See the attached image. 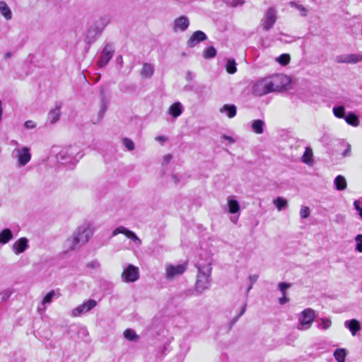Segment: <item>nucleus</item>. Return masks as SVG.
<instances>
[{
    "mask_svg": "<svg viewBox=\"0 0 362 362\" xmlns=\"http://www.w3.org/2000/svg\"><path fill=\"white\" fill-rule=\"evenodd\" d=\"M288 78L284 74H274L257 81L252 87L255 96H263L272 92L280 91L288 83Z\"/></svg>",
    "mask_w": 362,
    "mask_h": 362,
    "instance_id": "obj_1",
    "label": "nucleus"
},
{
    "mask_svg": "<svg viewBox=\"0 0 362 362\" xmlns=\"http://www.w3.org/2000/svg\"><path fill=\"white\" fill-rule=\"evenodd\" d=\"M92 234V231L88 226H81L73 233L70 238L66 239L64 247L66 251L78 250L88 241Z\"/></svg>",
    "mask_w": 362,
    "mask_h": 362,
    "instance_id": "obj_2",
    "label": "nucleus"
},
{
    "mask_svg": "<svg viewBox=\"0 0 362 362\" xmlns=\"http://www.w3.org/2000/svg\"><path fill=\"white\" fill-rule=\"evenodd\" d=\"M196 267L198 269V274L195 288L197 291L202 293L209 288L211 267L209 262L203 264L197 263Z\"/></svg>",
    "mask_w": 362,
    "mask_h": 362,
    "instance_id": "obj_3",
    "label": "nucleus"
},
{
    "mask_svg": "<svg viewBox=\"0 0 362 362\" xmlns=\"http://www.w3.org/2000/svg\"><path fill=\"white\" fill-rule=\"evenodd\" d=\"M105 26V23L102 20L100 22L97 21L91 24L86 33L87 42L88 44L94 42L101 35Z\"/></svg>",
    "mask_w": 362,
    "mask_h": 362,
    "instance_id": "obj_4",
    "label": "nucleus"
},
{
    "mask_svg": "<svg viewBox=\"0 0 362 362\" xmlns=\"http://www.w3.org/2000/svg\"><path fill=\"white\" fill-rule=\"evenodd\" d=\"M12 156L17 158L18 166H25L31 159L30 149L27 146L16 148L12 152Z\"/></svg>",
    "mask_w": 362,
    "mask_h": 362,
    "instance_id": "obj_5",
    "label": "nucleus"
},
{
    "mask_svg": "<svg viewBox=\"0 0 362 362\" xmlns=\"http://www.w3.org/2000/svg\"><path fill=\"white\" fill-rule=\"evenodd\" d=\"M78 151L77 148L73 146H67L61 149V151L56 155V158L58 163L66 164L69 162L76 160L74 156Z\"/></svg>",
    "mask_w": 362,
    "mask_h": 362,
    "instance_id": "obj_6",
    "label": "nucleus"
},
{
    "mask_svg": "<svg viewBox=\"0 0 362 362\" xmlns=\"http://www.w3.org/2000/svg\"><path fill=\"white\" fill-rule=\"evenodd\" d=\"M277 19L276 10L274 7L269 8L261 20L260 25L265 31L269 30Z\"/></svg>",
    "mask_w": 362,
    "mask_h": 362,
    "instance_id": "obj_7",
    "label": "nucleus"
},
{
    "mask_svg": "<svg viewBox=\"0 0 362 362\" xmlns=\"http://www.w3.org/2000/svg\"><path fill=\"white\" fill-rule=\"evenodd\" d=\"M315 317V312L311 308L304 310L299 316L300 329H308L311 326Z\"/></svg>",
    "mask_w": 362,
    "mask_h": 362,
    "instance_id": "obj_8",
    "label": "nucleus"
},
{
    "mask_svg": "<svg viewBox=\"0 0 362 362\" xmlns=\"http://www.w3.org/2000/svg\"><path fill=\"white\" fill-rule=\"evenodd\" d=\"M114 52H115V49H114L112 44L107 43L105 46V47L103 48V49L100 54L99 60L98 62L99 66L103 67V66H106L108 64V62L110 61V59H112Z\"/></svg>",
    "mask_w": 362,
    "mask_h": 362,
    "instance_id": "obj_9",
    "label": "nucleus"
},
{
    "mask_svg": "<svg viewBox=\"0 0 362 362\" xmlns=\"http://www.w3.org/2000/svg\"><path fill=\"white\" fill-rule=\"evenodd\" d=\"M139 278V272L138 267L129 264L124 269L122 274V279L124 281L129 283L134 282Z\"/></svg>",
    "mask_w": 362,
    "mask_h": 362,
    "instance_id": "obj_10",
    "label": "nucleus"
},
{
    "mask_svg": "<svg viewBox=\"0 0 362 362\" xmlns=\"http://www.w3.org/2000/svg\"><path fill=\"white\" fill-rule=\"evenodd\" d=\"M187 269V263L177 264L176 266L168 264L165 267L166 278L172 279L177 276L182 275Z\"/></svg>",
    "mask_w": 362,
    "mask_h": 362,
    "instance_id": "obj_11",
    "label": "nucleus"
},
{
    "mask_svg": "<svg viewBox=\"0 0 362 362\" xmlns=\"http://www.w3.org/2000/svg\"><path fill=\"white\" fill-rule=\"evenodd\" d=\"M97 303L95 300L89 299L88 300L84 302L83 304L74 308L72 310V315L74 317L80 316L90 311L91 309L95 307Z\"/></svg>",
    "mask_w": 362,
    "mask_h": 362,
    "instance_id": "obj_12",
    "label": "nucleus"
},
{
    "mask_svg": "<svg viewBox=\"0 0 362 362\" xmlns=\"http://www.w3.org/2000/svg\"><path fill=\"white\" fill-rule=\"evenodd\" d=\"M124 234L127 238L133 240L137 245H141V239L132 230H128L124 226H119L112 231V236L118 234Z\"/></svg>",
    "mask_w": 362,
    "mask_h": 362,
    "instance_id": "obj_13",
    "label": "nucleus"
},
{
    "mask_svg": "<svg viewBox=\"0 0 362 362\" xmlns=\"http://www.w3.org/2000/svg\"><path fill=\"white\" fill-rule=\"evenodd\" d=\"M336 62L338 63L356 64L358 62H362V54H341L336 57Z\"/></svg>",
    "mask_w": 362,
    "mask_h": 362,
    "instance_id": "obj_14",
    "label": "nucleus"
},
{
    "mask_svg": "<svg viewBox=\"0 0 362 362\" xmlns=\"http://www.w3.org/2000/svg\"><path fill=\"white\" fill-rule=\"evenodd\" d=\"M206 38H207V37L204 32H202L201 30H197V31L194 32L190 38L188 40L187 43V46L189 47H194L199 42L206 40Z\"/></svg>",
    "mask_w": 362,
    "mask_h": 362,
    "instance_id": "obj_15",
    "label": "nucleus"
},
{
    "mask_svg": "<svg viewBox=\"0 0 362 362\" xmlns=\"http://www.w3.org/2000/svg\"><path fill=\"white\" fill-rule=\"evenodd\" d=\"M28 247V240L26 238H21L13 245V250L15 254L18 255L26 250Z\"/></svg>",
    "mask_w": 362,
    "mask_h": 362,
    "instance_id": "obj_16",
    "label": "nucleus"
},
{
    "mask_svg": "<svg viewBox=\"0 0 362 362\" xmlns=\"http://www.w3.org/2000/svg\"><path fill=\"white\" fill-rule=\"evenodd\" d=\"M189 25V21L187 17L182 16L176 18L174 21V30L185 31L187 29Z\"/></svg>",
    "mask_w": 362,
    "mask_h": 362,
    "instance_id": "obj_17",
    "label": "nucleus"
},
{
    "mask_svg": "<svg viewBox=\"0 0 362 362\" xmlns=\"http://www.w3.org/2000/svg\"><path fill=\"white\" fill-rule=\"evenodd\" d=\"M62 106V103H57L55 108L49 111L48 114V119L51 124H54L59 119L61 116L60 110Z\"/></svg>",
    "mask_w": 362,
    "mask_h": 362,
    "instance_id": "obj_18",
    "label": "nucleus"
},
{
    "mask_svg": "<svg viewBox=\"0 0 362 362\" xmlns=\"http://www.w3.org/2000/svg\"><path fill=\"white\" fill-rule=\"evenodd\" d=\"M228 212L230 214H237L240 211L239 202L233 197H230L227 200Z\"/></svg>",
    "mask_w": 362,
    "mask_h": 362,
    "instance_id": "obj_19",
    "label": "nucleus"
},
{
    "mask_svg": "<svg viewBox=\"0 0 362 362\" xmlns=\"http://www.w3.org/2000/svg\"><path fill=\"white\" fill-rule=\"evenodd\" d=\"M154 73V66L152 64L144 63L140 71V74L143 78H149Z\"/></svg>",
    "mask_w": 362,
    "mask_h": 362,
    "instance_id": "obj_20",
    "label": "nucleus"
},
{
    "mask_svg": "<svg viewBox=\"0 0 362 362\" xmlns=\"http://www.w3.org/2000/svg\"><path fill=\"white\" fill-rule=\"evenodd\" d=\"M60 296L59 293L52 290L49 291L47 295L44 297L42 305H43V308H42V310H45L46 309V305L52 303V300L54 298H57Z\"/></svg>",
    "mask_w": 362,
    "mask_h": 362,
    "instance_id": "obj_21",
    "label": "nucleus"
},
{
    "mask_svg": "<svg viewBox=\"0 0 362 362\" xmlns=\"http://www.w3.org/2000/svg\"><path fill=\"white\" fill-rule=\"evenodd\" d=\"M107 105H108V103L105 98L104 90L103 89H101L100 90V109L98 112V117L100 119H101L103 117V116L107 109Z\"/></svg>",
    "mask_w": 362,
    "mask_h": 362,
    "instance_id": "obj_22",
    "label": "nucleus"
},
{
    "mask_svg": "<svg viewBox=\"0 0 362 362\" xmlns=\"http://www.w3.org/2000/svg\"><path fill=\"white\" fill-rule=\"evenodd\" d=\"M182 105L180 102L173 104L168 110L169 114L175 118L179 117L182 113Z\"/></svg>",
    "mask_w": 362,
    "mask_h": 362,
    "instance_id": "obj_23",
    "label": "nucleus"
},
{
    "mask_svg": "<svg viewBox=\"0 0 362 362\" xmlns=\"http://www.w3.org/2000/svg\"><path fill=\"white\" fill-rule=\"evenodd\" d=\"M344 325L350 330L352 335L354 336L361 329V326L358 321L355 319L346 321L344 322Z\"/></svg>",
    "mask_w": 362,
    "mask_h": 362,
    "instance_id": "obj_24",
    "label": "nucleus"
},
{
    "mask_svg": "<svg viewBox=\"0 0 362 362\" xmlns=\"http://www.w3.org/2000/svg\"><path fill=\"white\" fill-rule=\"evenodd\" d=\"M334 184L337 190H344L347 187L345 177L342 175H337L334 180Z\"/></svg>",
    "mask_w": 362,
    "mask_h": 362,
    "instance_id": "obj_25",
    "label": "nucleus"
},
{
    "mask_svg": "<svg viewBox=\"0 0 362 362\" xmlns=\"http://www.w3.org/2000/svg\"><path fill=\"white\" fill-rule=\"evenodd\" d=\"M13 238V233L8 228L4 229L0 233V244L4 245Z\"/></svg>",
    "mask_w": 362,
    "mask_h": 362,
    "instance_id": "obj_26",
    "label": "nucleus"
},
{
    "mask_svg": "<svg viewBox=\"0 0 362 362\" xmlns=\"http://www.w3.org/2000/svg\"><path fill=\"white\" fill-rule=\"evenodd\" d=\"M220 111L226 113L229 118H233L236 115L237 109L234 105L226 104L223 106Z\"/></svg>",
    "mask_w": 362,
    "mask_h": 362,
    "instance_id": "obj_27",
    "label": "nucleus"
},
{
    "mask_svg": "<svg viewBox=\"0 0 362 362\" xmlns=\"http://www.w3.org/2000/svg\"><path fill=\"white\" fill-rule=\"evenodd\" d=\"M0 12L6 20L11 19V11L5 1H0Z\"/></svg>",
    "mask_w": 362,
    "mask_h": 362,
    "instance_id": "obj_28",
    "label": "nucleus"
},
{
    "mask_svg": "<svg viewBox=\"0 0 362 362\" xmlns=\"http://www.w3.org/2000/svg\"><path fill=\"white\" fill-rule=\"evenodd\" d=\"M344 119L349 124L354 127H357L359 124L358 117L352 112H349L348 115H346Z\"/></svg>",
    "mask_w": 362,
    "mask_h": 362,
    "instance_id": "obj_29",
    "label": "nucleus"
},
{
    "mask_svg": "<svg viewBox=\"0 0 362 362\" xmlns=\"http://www.w3.org/2000/svg\"><path fill=\"white\" fill-rule=\"evenodd\" d=\"M264 125V123L262 120L256 119L252 122V130L256 134H260L263 133V132H264V129H263Z\"/></svg>",
    "mask_w": 362,
    "mask_h": 362,
    "instance_id": "obj_30",
    "label": "nucleus"
},
{
    "mask_svg": "<svg viewBox=\"0 0 362 362\" xmlns=\"http://www.w3.org/2000/svg\"><path fill=\"white\" fill-rule=\"evenodd\" d=\"M273 203L279 211L288 206L287 200L281 197H278L274 199Z\"/></svg>",
    "mask_w": 362,
    "mask_h": 362,
    "instance_id": "obj_31",
    "label": "nucleus"
},
{
    "mask_svg": "<svg viewBox=\"0 0 362 362\" xmlns=\"http://www.w3.org/2000/svg\"><path fill=\"white\" fill-rule=\"evenodd\" d=\"M332 325V321L329 318H320L317 321V328L320 329L326 330L329 329Z\"/></svg>",
    "mask_w": 362,
    "mask_h": 362,
    "instance_id": "obj_32",
    "label": "nucleus"
},
{
    "mask_svg": "<svg viewBox=\"0 0 362 362\" xmlns=\"http://www.w3.org/2000/svg\"><path fill=\"white\" fill-rule=\"evenodd\" d=\"M346 355L344 349H337L334 352V356L338 362H344Z\"/></svg>",
    "mask_w": 362,
    "mask_h": 362,
    "instance_id": "obj_33",
    "label": "nucleus"
},
{
    "mask_svg": "<svg viewBox=\"0 0 362 362\" xmlns=\"http://www.w3.org/2000/svg\"><path fill=\"white\" fill-rule=\"evenodd\" d=\"M288 4L291 7L298 10L301 16L305 17L308 15V10L303 5L298 4L296 1H290Z\"/></svg>",
    "mask_w": 362,
    "mask_h": 362,
    "instance_id": "obj_34",
    "label": "nucleus"
},
{
    "mask_svg": "<svg viewBox=\"0 0 362 362\" xmlns=\"http://www.w3.org/2000/svg\"><path fill=\"white\" fill-rule=\"evenodd\" d=\"M124 337L131 341H136L139 339V336L136 334V332L131 329H127L124 332Z\"/></svg>",
    "mask_w": 362,
    "mask_h": 362,
    "instance_id": "obj_35",
    "label": "nucleus"
},
{
    "mask_svg": "<svg viewBox=\"0 0 362 362\" xmlns=\"http://www.w3.org/2000/svg\"><path fill=\"white\" fill-rule=\"evenodd\" d=\"M236 65L237 64L234 59H228L226 65L227 72L230 74H235L237 71Z\"/></svg>",
    "mask_w": 362,
    "mask_h": 362,
    "instance_id": "obj_36",
    "label": "nucleus"
},
{
    "mask_svg": "<svg viewBox=\"0 0 362 362\" xmlns=\"http://www.w3.org/2000/svg\"><path fill=\"white\" fill-rule=\"evenodd\" d=\"M333 113L338 118L345 117V108L344 106H337L333 107Z\"/></svg>",
    "mask_w": 362,
    "mask_h": 362,
    "instance_id": "obj_37",
    "label": "nucleus"
},
{
    "mask_svg": "<svg viewBox=\"0 0 362 362\" xmlns=\"http://www.w3.org/2000/svg\"><path fill=\"white\" fill-rule=\"evenodd\" d=\"M312 150L309 148H306L302 157L303 162L307 164H310L312 161Z\"/></svg>",
    "mask_w": 362,
    "mask_h": 362,
    "instance_id": "obj_38",
    "label": "nucleus"
},
{
    "mask_svg": "<svg viewBox=\"0 0 362 362\" xmlns=\"http://www.w3.org/2000/svg\"><path fill=\"white\" fill-rule=\"evenodd\" d=\"M216 54V50L214 47H209L206 48L203 54V56L206 59L214 58Z\"/></svg>",
    "mask_w": 362,
    "mask_h": 362,
    "instance_id": "obj_39",
    "label": "nucleus"
},
{
    "mask_svg": "<svg viewBox=\"0 0 362 362\" xmlns=\"http://www.w3.org/2000/svg\"><path fill=\"white\" fill-rule=\"evenodd\" d=\"M276 60L280 64L286 66L289 63L291 57L288 54H282L277 58Z\"/></svg>",
    "mask_w": 362,
    "mask_h": 362,
    "instance_id": "obj_40",
    "label": "nucleus"
},
{
    "mask_svg": "<svg viewBox=\"0 0 362 362\" xmlns=\"http://www.w3.org/2000/svg\"><path fill=\"white\" fill-rule=\"evenodd\" d=\"M123 144L124 146L129 150L133 151L134 149V144L130 139L124 138L123 139Z\"/></svg>",
    "mask_w": 362,
    "mask_h": 362,
    "instance_id": "obj_41",
    "label": "nucleus"
},
{
    "mask_svg": "<svg viewBox=\"0 0 362 362\" xmlns=\"http://www.w3.org/2000/svg\"><path fill=\"white\" fill-rule=\"evenodd\" d=\"M12 293H13V290H11V289H6V290L3 291L0 293L1 300L2 301L7 300L10 298V296H11Z\"/></svg>",
    "mask_w": 362,
    "mask_h": 362,
    "instance_id": "obj_42",
    "label": "nucleus"
},
{
    "mask_svg": "<svg viewBox=\"0 0 362 362\" xmlns=\"http://www.w3.org/2000/svg\"><path fill=\"white\" fill-rule=\"evenodd\" d=\"M355 240L356 243V250L359 252H362V235L359 234L356 235Z\"/></svg>",
    "mask_w": 362,
    "mask_h": 362,
    "instance_id": "obj_43",
    "label": "nucleus"
},
{
    "mask_svg": "<svg viewBox=\"0 0 362 362\" xmlns=\"http://www.w3.org/2000/svg\"><path fill=\"white\" fill-rule=\"evenodd\" d=\"M300 215L302 218H307L310 216V209L308 206H302L300 211Z\"/></svg>",
    "mask_w": 362,
    "mask_h": 362,
    "instance_id": "obj_44",
    "label": "nucleus"
},
{
    "mask_svg": "<svg viewBox=\"0 0 362 362\" xmlns=\"http://www.w3.org/2000/svg\"><path fill=\"white\" fill-rule=\"evenodd\" d=\"M279 289L281 292L282 295L286 294V290L291 287V284L288 283L281 282L278 285Z\"/></svg>",
    "mask_w": 362,
    "mask_h": 362,
    "instance_id": "obj_45",
    "label": "nucleus"
},
{
    "mask_svg": "<svg viewBox=\"0 0 362 362\" xmlns=\"http://www.w3.org/2000/svg\"><path fill=\"white\" fill-rule=\"evenodd\" d=\"M361 201L356 200L354 202V209L358 212L360 217L362 218V206H361Z\"/></svg>",
    "mask_w": 362,
    "mask_h": 362,
    "instance_id": "obj_46",
    "label": "nucleus"
},
{
    "mask_svg": "<svg viewBox=\"0 0 362 362\" xmlns=\"http://www.w3.org/2000/svg\"><path fill=\"white\" fill-rule=\"evenodd\" d=\"M171 178L175 185L182 182V177L177 174H173Z\"/></svg>",
    "mask_w": 362,
    "mask_h": 362,
    "instance_id": "obj_47",
    "label": "nucleus"
},
{
    "mask_svg": "<svg viewBox=\"0 0 362 362\" xmlns=\"http://www.w3.org/2000/svg\"><path fill=\"white\" fill-rule=\"evenodd\" d=\"M351 154V147L349 144H346V149L342 153L343 157H348L350 156Z\"/></svg>",
    "mask_w": 362,
    "mask_h": 362,
    "instance_id": "obj_48",
    "label": "nucleus"
},
{
    "mask_svg": "<svg viewBox=\"0 0 362 362\" xmlns=\"http://www.w3.org/2000/svg\"><path fill=\"white\" fill-rule=\"evenodd\" d=\"M246 307H247L246 304H245L242 307L240 313L233 319V322H235L239 319V317H241L245 313V312L246 310Z\"/></svg>",
    "mask_w": 362,
    "mask_h": 362,
    "instance_id": "obj_49",
    "label": "nucleus"
},
{
    "mask_svg": "<svg viewBox=\"0 0 362 362\" xmlns=\"http://www.w3.org/2000/svg\"><path fill=\"white\" fill-rule=\"evenodd\" d=\"M25 127L27 129H33L36 127V124L32 120H28L25 122Z\"/></svg>",
    "mask_w": 362,
    "mask_h": 362,
    "instance_id": "obj_50",
    "label": "nucleus"
},
{
    "mask_svg": "<svg viewBox=\"0 0 362 362\" xmlns=\"http://www.w3.org/2000/svg\"><path fill=\"white\" fill-rule=\"evenodd\" d=\"M87 267L89 268L97 269V268H99L100 264L97 261H93V262H89L87 264Z\"/></svg>",
    "mask_w": 362,
    "mask_h": 362,
    "instance_id": "obj_51",
    "label": "nucleus"
},
{
    "mask_svg": "<svg viewBox=\"0 0 362 362\" xmlns=\"http://www.w3.org/2000/svg\"><path fill=\"white\" fill-rule=\"evenodd\" d=\"M279 301L281 305H284L288 301V298L286 297V294H284L282 295V297L279 298Z\"/></svg>",
    "mask_w": 362,
    "mask_h": 362,
    "instance_id": "obj_52",
    "label": "nucleus"
},
{
    "mask_svg": "<svg viewBox=\"0 0 362 362\" xmlns=\"http://www.w3.org/2000/svg\"><path fill=\"white\" fill-rule=\"evenodd\" d=\"M194 77V75L193 73L190 71H188L186 74V80L188 81H192Z\"/></svg>",
    "mask_w": 362,
    "mask_h": 362,
    "instance_id": "obj_53",
    "label": "nucleus"
},
{
    "mask_svg": "<svg viewBox=\"0 0 362 362\" xmlns=\"http://www.w3.org/2000/svg\"><path fill=\"white\" fill-rule=\"evenodd\" d=\"M172 159V156L170 154H167L163 156V161L165 163H168Z\"/></svg>",
    "mask_w": 362,
    "mask_h": 362,
    "instance_id": "obj_54",
    "label": "nucleus"
},
{
    "mask_svg": "<svg viewBox=\"0 0 362 362\" xmlns=\"http://www.w3.org/2000/svg\"><path fill=\"white\" fill-rule=\"evenodd\" d=\"M257 279H258V276L256 275V274L250 275L249 276V279H250V281L252 284H253L255 282H256Z\"/></svg>",
    "mask_w": 362,
    "mask_h": 362,
    "instance_id": "obj_55",
    "label": "nucleus"
},
{
    "mask_svg": "<svg viewBox=\"0 0 362 362\" xmlns=\"http://www.w3.org/2000/svg\"><path fill=\"white\" fill-rule=\"evenodd\" d=\"M245 3V0H233V4L235 6L243 5Z\"/></svg>",
    "mask_w": 362,
    "mask_h": 362,
    "instance_id": "obj_56",
    "label": "nucleus"
},
{
    "mask_svg": "<svg viewBox=\"0 0 362 362\" xmlns=\"http://www.w3.org/2000/svg\"><path fill=\"white\" fill-rule=\"evenodd\" d=\"M222 139L229 141L230 143L235 142V140L231 136H229L223 135Z\"/></svg>",
    "mask_w": 362,
    "mask_h": 362,
    "instance_id": "obj_57",
    "label": "nucleus"
},
{
    "mask_svg": "<svg viewBox=\"0 0 362 362\" xmlns=\"http://www.w3.org/2000/svg\"><path fill=\"white\" fill-rule=\"evenodd\" d=\"M156 139L157 141H162V142H163V141H166V138H165V136H157V137L156 138Z\"/></svg>",
    "mask_w": 362,
    "mask_h": 362,
    "instance_id": "obj_58",
    "label": "nucleus"
},
{
    "mask_svg": "<svg viewBox=\"0 0 362 362\" xmlns=\"http://www.w3.org/2000/svg\"><path fill=\"white\" fill-rule=\"evenodd\" d=\"M2 104H1V101L0 100V122L1 121V118H2Z\"/></svg>",
    "mask_w": 362,
    "mask_h": 362,
    "instance_id": "obj_59",
    "label": "nucleus"
},
{
    "mask_svg": "<svg viewBox=\"0 0 362 362\" xmlns=\"http://www.w3.org/2000/svg\"><path fill=\"white\" fill-rule=\"evenodd\" d=\"M11 57V52H6L4 55V57L5 58H10Z\"/></svg>",
    "mask_w": 362,
    "mask_h": 362,
    "instance_id": "obj_60",
    "label": "nucleus"
},
{
    "mask_svg": "<svg viewBox=\"0 0 362 362\" xmlns=\"http://www.w3.org/2000/svg\"><path fill=\"white\" fill-rule=\"evenodd\" d=\"M11 144L18 146V141L13 140V141H11Z\"/></svg>",
    "mask_w": 362,
    "mask_h": 362,
    "instance_id": "obj_61",
    "label": "nucleus"
},
{
    "mask_svg": "<svg viewBox=\"0 0 362 362\" xmlns=\"http://www.w3.org/2000/svg\"><path fill=\"white\" fill-rule=\"evenodd\" d=\"M293 41H295V38L293 37H291V39L290 40H286V42H291Z\"/></svg>",
    "mask_w": 362,
    "mask_h": 362,
    "instance_id": "obj_62",
    "label": "nucleus"
},
{
    "mask_svg": "<svg viewBox=\"0 0 362 362\" xmlns=\"http://www.w3.org/2000/svg\"><path fill=\"white\" fill-rule=\"evenodd\" d=\"M238 217L235 218V219L231 218V221H232L233 223H235L237 222V221H238Z\"/></svg>",
    "mask_w": 362,
    "mask_h": 362,
    "instance_id": "obj_63",
    "label": "nucleus"
},
{
    "mask_svg": "<svg viewBox=\"0 0 362 362\" xmlns=\"http://www.w3.org/2000/svg\"><path fill=\"white\" fill-rule=\"evenodd\" d=\"M252 288V284H251L247 289V291H249Z\"/></svg>",
    "mask_w": 362,
    "mask_h": 362,
    "instance_id": "obj_64",
    "label": "nucleus"
}]
</instances>
